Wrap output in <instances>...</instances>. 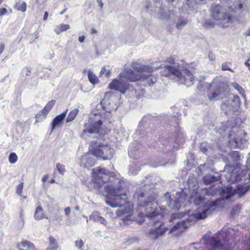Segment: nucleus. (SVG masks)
I'll return each mask as SVG.
<instances>
[{
	"mask_svg": "<svg viewBox=\"0 0 250 250\" xmlns=\"http://www.w3.org/2000/svg\"><path fill=\"white\" fill-rule=\"evenodd\" d=\"M187 195L183 191L177 192L172 198L168 193L165 195L168 206L173 209H179L186 200Z\"/></svg>",
	"mask_w": 250,
	"mask_h": 250,
	"instance_id": "9",
	"label": "nucleus"
},
{
	"mask_svg": "<svg viewBox=\"0 0 250 250\" xmlns=\"http://www.w3.org/2000/svg\"><path fill=\"white\" fill-rule=\"evenodd\" d=\"M230 197V195H228L226 196V198L227 199H229Z\"/></svg>",
	"mask_w": 250,
	"mask_h": 250,
	"instance_id": "56",
	"label": "nucleus"
},
{
	"mask_svg": "<svg viewBox=\"0 0 250 250\" xmlns=\"http://www.w3.org/2000/svg\"><path fill=\"white\" fill-rule=\"evenodd\" d=\"M75 246L81 249L84 243L83 242V240L82 239H79L75 241Z\"/></svg>",
	"mask_w": 250,
	"mask_h": 250,
	"instance_id": "41",
	"label": "nucleus"
},
{
	"mask_svg": "<svg viewBox=\"0 0 250 250\" xmlns=\"http://www.w3.org/2000/svg\"><path fill=\"white\" fill-rule=\"evenodd\" d=\"M19 250H35L34 245L27 241H23L18 245Z\"/></svg>",
	"mask_w": 250,
	"mask_h": 250,
	"instance_id": "18",
	"label": "nucleus"
},
{
	"mask_svg": "<svg viewBox=\"0 0 250 250\" xmlns=\"http://www.w3.org/2000/svg\"><path fill=\"white\" fill-rule=\"evenodd\" d=\"M249 158L247 160V164L246 165L247 170L246 172L248 173L249 177V179H250V153L249 154Z\"/></svg>",
	"mask_w": 250,
	"mask_h": 250,
	"instance_id": "39",
	"label": "nucleus"
},
{
	"mask_svg": "<svg viewBox=\"0 0 250 250\" xmlns=\"http://www.w3.org/2000/svg\"><path fill=\"white\" fill-rule=\"evenodd\" d=\"M187 22L188 21L186 19H179L176 24V27L178 29H181L186 25Z\"/></svg>",
	"mask_w": 250,
	"mask_h": 250,
	"instance_id": "32",
	"label": "nucleus"
},
{
	"mask_svg": "<svg viewBox=\"0 0 250 250\" xmlns=\"http://www.w3.org/2000/svg\"><path fill=\"white\" fill-rule=\"evenodd\" d=\"M90 219L95 222L100 223L105 226L107 225L106 220L101 216V214L98 211H94L89 216Z\"/></svg>",
	"mask_w": 250,
	"mask_h": 250,
	"instance_id": "16",
	"label": "nucleus"
},
{
	"mask_svg": "<svg viewBox=\"0 0 250 250\" xmlns=\"http://www.w3.org/2000/svg\"><path fill=\"white\" fill-rule=\"evenodd\" d=\"M221 91L217 89L212 93L208 94V97L210 100H218L220 97Z\"/></svg>",
	"mask_w": 250,
	"mask_h": 250,
	"instance_id": "23",
	"label": "nucleus"
},
{
	"mask_svg": "<svg viewBox=\"0 0 250 250\" xmlns=\"http://www.w3.org/2000/svg\"><path fill=\"white\" fill-rule=\"evenodd\" d=\"M232 86L239 91L240 94H243L245 92L244 89L236 83H233Z\"/></svg>",
	"mask_w": 250,
	"mask_h": 250,
	"instance_id": "34",
	"label": "nucleus"
},
{
	"mask_svg": "<svg viewBox=\"0 0 250 250\" xmlns=\"http://www.w3.org/2000/svg\"><path fill=\"white\" fill-rule=\"evenodd\" d=\"M144 195L145 194L143 192L139 195L136 193L134 195V199L137 198L138 207L142 208L145 212L144 214L142 210V212L139 213V215L141 217L145 215L148 218H152L158 215L162 217L163 215V213L162 212V208H156L157 205L154 202L156 196L153 195L152 197H149V199L146 201L143 199Z\"/></svg>",
	"mask_w": 250,
	"mask_h": 250,
	"instance_id": "4",
	"label": "nucleus"
},
{
	"mask_svg": "<svg viewBox=\"0 0 250 250\" xmlns=\"http://www.w3.org/2000/svg\"><path fill=\"white\" fill-rule=\"evenodd\" d=\"M7 12V10L5 8H0V17L6 14Z\"/></svg>",
	"mask_w": 250,
	"mask_h": 250,
	"instance_id": "43",
	"label": "nucleus"
},
{
	"mask_svg": "<svg viewBox=\"0 0 250 250\" xmlns=\"http://www.w3.org/2000/svg\"><path fill=\"white\" fill-rule=\"evenodd\" d=\"M223 233L218 232L207 240L206 243L211 245L214 250H224L225 244H223L221 242V238H223Z\"/></svg>",
	"mask_w": 250,
	"mask_h": 250,
	"instance_id": "14",
	"label": "nucleus"
},
{
	"mask_svg": "<svg viewBox=\"0 0 250 250\" xmlns=\"http://www.w3.org/2000/svg\"><path fill=\"white\" fill-rule=\"evenodd\" d=\"M109 177V172L105 168L98 167L92 169V181L97 187L107 182Z\"/></svg>",
	"mask_w": 250,
	"mask_h": 250,
	"instance_id": "10",
	"label": "nucleus"
},
{
	"mask_svg": "<svg viewBox=\"0 0 250 250\" xmlns=\"http://www.w3.org/2000/svg\"><path fill=\"white\" fill-rule=\"evenodd\" d=\"M75 209L77 210H78L79 209V207L78 206H76L75 208Z\"/></svg>",
	"mask_w": 250,
	"mask_h": 250,
	"instance_id": "58",
	"label": "nucleus"
},
{
	"mask_svg": "<svg viewBox=\"0 0 250 250\" xmlns=\"http://www.w3.org/2000/svg\"><path fill=\"white\" fill-rule=\"evenodd\" d=\"M227 179L228 181L231 182H234L236 179L235 176L231 173H228V177H227Z\"/></svg>",
	"mask_w": 250,
	"mask_h": 250,
	"instance_id": "42",
	"label": "nucleus"
},
{
	"mask_svg": "<svg viewBox=\"0 0 250 250\" xmlns=\"http://www.w3.org/2000/svg\"><path fill=\"white\" fill-rule=\"evenodd\" d=\"M167 230L164 224L157 222L154 227L150 229L149 235L152 239H156L159 236L164 234Z\"/></svg>",
	"mask_w": 250,
	"mask_h": 250,
	"instance_id": "13",
	"label": "nucleus"
},
{
	"mask_svg": "<svg viewBox=\"0 0 250 250\" xmlns=\"http://www.w3.org/2000/svg\"><path fill=\"white\" fill-rule=\"evenodd\" d=\"M85 38V36L84 35H82L79 37L78 40H79V41L82 43L84 41Z\"/></svg>",
	"mask_w": 250,
	"mask_h": 250,
	"instance_id": "46",
	"label": "nucleus"
},
{
	"mask_svg": "<svg viewBox=\"0 0 250 250\" xmlns=\"http://www.w3.org/2000/svg\"><path fill=\"white\" fill-rule=\"evenodd\" d=\"M79 112V110L78 108H75L72 110L68 114L67 119L66 122H70L74 120L76 116L77 115Z\"/></svg>",
	"mask_w": 250,
	"mask_h": 250,
	"instance_id": "24",
	"label": "nucleus"
},
{
	"mask_svg": "<svg viewBox=\"0 0 250 250\" xmlns=\"http://www.w3.org/2000/svg\"><path fill=\"white\" fill-rule=\"evenodd\" d=\"M225 104H223V105H222V107L223 108H224V106H225Z\"/></svg>",
	"mask_w": 250,
	"mask_h": 250,
	"instance_id": "64",
	"label": "nucleus"
},
{
	"mask_svg": "<svg viewBox=\"0 0 250 250\" xmlns=\"http://www.w3.org/2000/svg\"><path fill=\"white\" fill-rule=\"evenodd\" d=\"M250 189V185L247 184H239L237 187V189L234 190V193L239 194L241 196Z\"/></svg>",
	"mask_w": 250,
	"mask_h": 250,
	"instance_id": "19",
	"label": "nucleus"
},
{
	"mask_svg": "<svg viewBox=\"0 0 250 250\" xmlns=\"http://www.w3.org/2000/svg\"><path fill=\"white\" fill-rule=\"evenodd\" d=\"M67 109L60 115L57 116L53 120L52 123L51 130L53 131L55 128L60 125L62 121L64 119L66 115Z\"/></svg>",
	"mask_w": 250,
	"mask_h": 250,
	"instance_id": "17",
	"label": "nucleus"
},
{
	"mask_svg": "<svg viewBox=\"0 0 250 250\" xmlns=\"http://www.w3.org/2000/svg\"><path fill=\"white\" fill-rule=\"evenodd\" d=\"M232 168L231 167H230L229 166H227V167H225V171H229V170H230V169H231Z\"/></svg>",
	"mask_w": 250,
	"mask_h": 250,
	"instance_id": "54",
	"label": "nucleus"
},
{
	"mask_svg": "<svg viewBox=\"0 0 250 250\" xmlns=\"http://www.w3.org/2000/svg\"><path fill=\"white\" fill-rule=\"evenodd\" d=\"M228 102L229 104L234 102L235 103L236 105H238L240 104V99L238 96H235L233 97V100H229Z\"/></svg>",
	"mask_w": 250,
	"mask_h": 250,
	"instance_id": "37",
	"label": "nucleus"
},
{
	"mask_svg": "<svg viewBox=\"0 0 250 250\" xmlns=\"http://www.w3.org/2000/svg\"><path fill=\"white\" fill-rule=\"evenodd\" d=\"M244 64L248 67L249 69L250 70V63L248 62H245Z\"/></svg>",
	"mask_w": 250,
	"mask_h": 250,
	"instance_id": "55",
	"label": "nucleus"
},
{
	"mask_svg": "<svg viewBox=\"0 0 250 250\" xmlns=\"http://www.w3.org/2000/svg\"><path fill=\"white\" fill-rule=\"evenodd\" d=\"M18 156L14 152L11 153L9 156V162L11 164H14L17 162Z\"/></svg>",
	"mask_w": 250,
	"mask_h": 250,
	"instance_id": "29",
	"label": "nucleus"
},
{
	"mask_svg": "<svg viewBox=\"0 0 250 250\" xmlns=\"http://www.w3.org/2000/svg\"><path fill=\"white\" fill-rule=\"evenodd\" d=\"M198 187L197 185H195L194 188L190 195L189 202L195 205H199V207L193 211H188V217L177 223L171 229V232L177 230L178 232L176 234H178L179 232L183 231L185 229L189 227V222H194L198 220L205 219L216 208L218 200L209 201L206 196L208 195H214L216 193V191L215 190L210 191L212 190L211 188L209 189H204L199 192L197 189Z\"/></svg>",
	"mask_w": 250,
	"mask_h": 250,
	"instance_id": "1",
	"label": "nucleus"
},
{
	"mask_svg": "<svg viewBox=\"0 0 250 250\" xmlns=\"http://www.w3.org/2000/svg\"><path fill=\"white\" fill-rule=\"evenodd\" d=\"M15 7L18 10L24 12L26 9V3L24 1H20L16 4Z\"/></svg>",
	"mask_w": 250,
	"mask_h": 250,
	"instance_id": "28",
	"label": "nucleus"
},
{
	"mask_svg": "<svg viewBox=\"0 0 250 250\" xmlns=\"http://www.w3.org/2000/svg\"><path fill=\"white\" fill-rule=\"evenodd\" d=\"M91 151L96 157L104 160L111 159L114 154V150L110 146L104 145L100 142H96L91 146Z\"/></svg>",
	"mask_w": 250,
	"mask_h": 250,
	"instance_id": "8",
	"label": "nucleus"
},
{
	"mask_svg": "<svg viewBox=\"0 0 250 250\" xmlns=\"http://www.w3.org/2000/svg\"><path fill=\"white\" fill-rule=\"evenodd\" d=\"M141 79V76L135 75L131 69H125L120 74L119 79L113 80L108 87L110 89L116 90L124 93L129 87V84L127 81L135 82Z\"/></svg>",
	"mask_w": 250,
	"mask_h": 250,
	"instance_id": "5",
	"label": "nucleus"
},
{
	"mask_svg": "<svg viewBox=\"0 0 250 250\" xmlns=\"http://www.w3.org/2000/svg\"><path fill=\"white\" fill-rule=\"evenodd\" d=\"M41 115L40 114H37L36 116V119H38L39 118V116H40Z\"/></svg>",
	"mask_w": 250,
	"mask_h": 250,
	"instance_id": "57",
	"label": "nucleus"
},
{
	"mask_svg": "<svg viewBox=\"0 0 250 250\" xmlns=\"http://www.w3.org/2000/svg\"><path fill=\"white\" fill-rule=\"evenodd\" d=\"M246 62H250V57H249V58L248 59L247 61Z\"/></svg>",
	"mask_w": 250,
	"mask_h": 250,
	"instance_id": "60",
	"label": "nucleus"
},
{
	"mask_svg": "<svg viewBox=\"0 0 250 250\" xmlns=\"http://www.w3.org/2000/svg\"><path fill=\"white\" fill-rule=\"evenodd\" d=\"M211 16L215 21H218V24L224 27H228L229 24L234 21V18L229 13L230 10L226 8L219 4H213L210 9Z\"/></svg>",
	"mask_w": 250,
	"mask_h": 250,
	"instance_id": "6",
	"label": "nucleus"
},
{
	"mask_svg": "<svg viewBox=\"0 0 250 250\" xmlns=\"http://www.w3.org/2000/svg\"><path fill=\"white\" fill-rule=\"evenodd\" d=\"M111 73L110 70L109 69H106V66H104L102 67L101 71L100 72V75H104L105 76H108L110 75Z\"/></svg>",
	"mask_w": 250,
	"mask_h": 250,
	"instance_id": "33",
	"label": "nucleus"
},
{
	"mask_svg": "<svg viewBox=\"0 0 250 250\" xmlns=\"http://www.w3.org/2000/svg\"><path fill=\"white\" fill-rule=\"evenodd\" d=\"M48 16V12H45L44 17L43 18V21H45L47 20Z\"/></svg>",
	"mask_w": 250,
	"mask_h": 250,
	"instance_id": "49",
	"label": "nucleus"
},
{
	"mask_svg": "<svg viewBox=\"0 0 250 250\" xmlns=\"http://www.w3.org/2000/svg\"><path fill=\"white\" fill-rule=\"evenodd\" d=\"M131 66L132 68L138 73V74H136L135 75H138L142 77L141 80L146 79L147 81V83L149 85L156 82L157 78L155 76L148 75V77H146L144 74L145 72L150 73L152 72L153 69L151 67L148 65H141L137 62H133ZM139 81H140V80Z\"/></svg>",
	"mask_w": 250,
	"mask_h": 250,
	"instance_id": "11",
	"label": "nucleus"
},
{
	"mask_svg": "<svg viewBox=\"0 0 250 250\" xmlns=\"http://www.w3.org/2000/svg\"><path fill=\"white\" fill-rule=\"evenodd\" d=\"M70 27L69 24H61L56 27L55 31L57 34H59L62 32L67 30Z\"/></svg>",
	"mask_w": 250,
	"mask_h": 250,
	"instance_id": "22",
	"label": "nucleus"
},
{
	"mask_svg": "<svg viewBox=\"0 0 250 250\" xmlns=\"http://www.w3.org/2000/svg\"><path fill=\"white\" fill-rule=\"evenodd\" d=\"M229 156L234 161H238L240 160L239 152L236 151H232L229 153Z\"/></svg>",
	"mask_w": 250,
	"mask_h": 250,
	"instance_id": "31",
	"label": "nucleus"
},
{
	"mask_svg": "<svg viewBox=\"0 0 250 250\" xmlns=\"http://www.w3.org/2000/svg\"><path fill=\"white\" fill-rule=\"evenodd\" d=\"M96 30L95 29L92 30V33H96Z\"/></svg>",
	"mask_w": 250,
	"mask_h": 250,
	"instance_id": "63",
	"label": "nucleus"
},
{
	"mask_svg": "<svg viewBox=\"0 0 250 250\" xmlns=\"http://www.w3.org/2000/svg\"><path fill=\"white\" fill-rule=\"evenodd\" d=\"M220 179V176L217 174V176L208 175L204 177V182L206 184H209L212 182L218 181Z\"/></svg>",
	"mask_w": 250,
	"mask_h": 250,
	"instance_id": "20",
	"label": "nucleus"
},
{
	"mask_svg": "<svg viewBox=\"0 0 250 250\" xmlns=\"http://www.w3.org/2000/svg\"><path fill=\"white\" fill-rule=\"evenodd\" d=\"M140 168L138 166L135 164H133L129 168V172L132 174H136L139 170Z\"/></svg>",
	"mask_w": 250,
	"mask_h": 250,
	"instance_id": "30",
	"label": "nucleus"
},
{
	"mask_svg": "<svg viewBox=\"0 0 250 250\" xmlns=\"http://www.w3.org/2000/svg\"><path fill=\"white\" fill-rule=\"evenodd\" d=\"M201 150L202 151H203L204 153H206L207 151V148H205L204 146H203L202 145L201 146Z\"/></svg>",
	"mask_w": 250,
	"mask_h": 250,
	"instance_id": "50",
	"label": "nucleus"
},
{
	"mask_svg": "<svg viewBox=\"0 0 250 250\" xmlns=\"http://www.w3.org/2000/svg\"><path fill=\"white\" fill-rule=\"evenodd\" d=\"M57 168L59 171V172L61 174H63V173H64L65 172V168H64V166L60 164H58L57 165Z\"/></svg>",
	"mask_w": 250,
	"mask_h": 250,
	"instance_id": "36",
	"label": "nucleus"
},
{
	"mask_svg": "<svg viewBox=\"0 0 250 250\" xmlns=\"http://www.w3.org/2000/svg\"><path fill=\"white\" fill-rule=\"evenodd\" d=\"M5 46L3 44L0 45V53L1 54L4 50Z\"/></svg>",
	"mask_w": 250,
	"mask_h": 250,
	"instance_id": "47",
	"label": "nucleus"
},
{
	"mask_svg": "<svg viewBox=\"0 0 250 250\" xmlns=\"http://www.w3.org/2000/svg\"><path fill=\"white\" fill-rule=\"evenodd\" d=\"M64 212H65V214L68 216V215H69L70 213V210H71V209L69 207H67V208H64Z\"/></svg>",
	"mask_w": 250,
	"mask_h": 250,
	"instance_id": "45",
	"label": "nucleus"
},
{
	"mask_svg": "<svg viewBox=\"0 0 250 250\" xmlns=\"http://www.w3.org/2000/svg\"><path fill=\"white\" fill-rule=\"evenodd\" d=\"M23 188V183H21L17 186L16 192L18 194H19V195L21 194Z\"/></svg>",
	"mask_w": 250,
	"mask_h": 250,
	"instance_id": "40",
	"label": "nucleus"
},
{
	"mask_svg": "<svg viewBox=\"0 0 250 250\" xmlns=\"http://www.w3.org/2000/svg\"><path fill=\"white\" fill-rule=\"evenodd\" d=\"M50 182H51V183H53L55 182V180H54V179H52V180H51Z\"/></svg>",
	"mask_w": 250,
	"mask_h": 250,
	"instance_id": "61",
	"label": "nucleus"
},
{
	"mask_svg": "<svg viewBox=\"0 0 250 250\" xmlns=\"http://www.w3.org/2000/svg\"><path fill=\"white\" fill-rule=\"evenodd\" d=\"M246 141L247 140L244 134L241 132L236 138H234L233 140L230 141L229 143L231 146H233V143H234V147L241 148L243 146Z\"/></svg>",
	"mask_w": 250,
	"mask_h": 250,
	"instance_id": "15",
	"label": "nucleus"
},
{
	"mask_svg": "<svg viewBox=\"0 0 250 250\" xmlns=\"http://www.w3.org/2000/svg\"><path fill=\"white\" fill-rule=\"evenodd\" d=\"M97 1L98 3L99 6L101 7V8H102L104 5L102 2V0H97Z\"/></svg>",
	"mask_w": 250,
	"mask_h": 250,
	"instance_id": "51",
	"label": "nucleus"
},
{
	"mask_svg": "<svg viewBox=\"0 0 250 250\" xmlns=\"http://www.w3.org/2000/svg\"><path fill=\"white\" fill-rule=\"evenodd\" d=\"M166 62L171 64H174L175 62V59L173 57H170L167 59Z\"/></svg>",
	"mask_w": 250,
	"mask_h": 250,
	"instance_id": "44",
	"label": "nucleus"
},
{
	"mask_svg": "<svg viewBox=\"0 0 250 250\" xmlns=\"http://www.w3.org/2000/svg\"><path fill=\"white\" fill-rule=\"evenodd\" d=\"M20 218L21 221L18 223V225L20 228H22L23 227L24 224V217L22 211H21L20 213Z\"/></svg>",
	"mask_w": 250,
	"mask_h": 250,
	"instance_id": "35",
	"label": "nucleus"
},
{
	"mask_svg": "<svg viewBox=\"0 0 250 250\" xmlns=\"http://www.w3.org/2000/svg\"><path fill=\"white\" fill-rule=\"evenodd\" d=\"M169 2H173L174 0H167Z\"/></svg>",
	"mask_w": 250,
	"mask_h": 250,
	"instance_id": "59",
	"label": "nucleus"
},
{
	"mask_svg": "<svg viewBox=\"0 0 250 250\" xmlns=\"http://www.w3.org/2000/svg\"><path fill=\"white\" fill-rule=\"evenodd\" d=\"M161 73L162 75L167 77L170 74L173 75L176 81L180 84L189 86L194 83V77L192 73L182 64L174 66L166 65Z\"/></svg>",
	"mask_w": 250,
	"mask_h": 250,
	"instance_id": "3",
	"label": "nucleus"
},
{
	"mask_svg": "<svg viewBox=\"0 0 250 250\" xmlns=\"http://www.w3.org/2000/svg\"><path fill=\"white\" fill-rule=\"evenodd\" d=\"M48 178V176L47 175L43 176V177L42 178V182L45 183L46 182V181L47 180Z\"/></svg>",
	"mask_w": 250,
	"mask_h": 250,
	"instance_id": "48",
	"label": "nucleus"
},
{
	"mask_svg": "<svg viewBox=\"0 0 250 250\" xmlns=\"http://www.w3.org/2000/svg\"><path fill=\"white\" fill-rule=\"evenodd\" d=\"M222 69L223 70H229L232 72H234L233 70L229 66L228 62H224L222 64Z\"/></svg>",
	"mask_w": 250,
	"mask_h": 250,
	"instance_id": "38",
	"label": "nucleus"
},
{
	"mask_svg": "<svg viewBox=\"0 0 250 250\" xmlns=\"http://www.w3.org/2000/svg\"><path fill=\"white\" fill-rule=\"evenodd\" d=\"M95 155L91 151V148L88 152L82 156L80 161V166L84 168H89L96 164Z\"/></svg>",
	"mask_w": 250,
	"mask_h": 250,
	"instance_id": "12",
	"label": "nucleus"
},
{
	"mask_svg": "<svg viewBox=\"0 0 250 250\" xmlns=\"http://www.w3.org/2000/svg\"><path fill=\"white\" fill-rule=\"evenodd\" d=\"M55 104L54 101H49L43 109L42 112L45 116L48 114Z\"/></svg>",
	"mask_w": 250,
	"mask_h": 250,
	"instance_id": "26",
	"label": "nucleus"
},
{
	"mask_svg": "<svg viewBox=\"0 0 250 250\" xmlns=\"http://www.w3.org/2000/svg\"><path fill=\"white\" fill-rule=\"evenodd\" d=\"M246 36H250V27L248 29V30L246 31L245 33Z\"/></svg>",
	"mask_w": 250,
	"mask_h": 250,
	"instance_id": "53",
	"label": "nucleus"
},
{
	"mask_svg": "<svg viewBox=\"0 0 250 250\" xmlns=\"http://www.w3.org/2000/svg\"><path fill=\"white\" fill-rule=\"evenodd\" d=\"M102 122L99 114L91 115L89 118L88 122L84 125L85 129L83 130L81 137L86 138L87 133H97L101 128Z\"/></svg>",
	"mask_w": 250,
	"mask_h": 250,
	"instance_id": "7",
	"label": "nucleus"
},
{
	"mask_svg": "<svg viewBox=\"0 0 250 250\" xmlns=\"http://www.w3.org/2000/svg\"><path fill=\"white\" fill-rule=\"evenodd\" d=\"M83 217H84V218H85L86 219V222H88V219H87V217L86 216H84V215L83 216Z\"/></svg>",
	"mask_w": 250,
	"mask_h": 250,
	"instance_id": "62",
	"label": "nucleus"
},
{
	"mask_svg": "<svg viewBox=\"0 0 250 250\" xmlns=\"http://www.w3.org/2000/svg\"><path fill=\"white\" fill-rule=\"evenodd\" d=\"M105 190L108 194L105 200L106 203L113 208H121L117 210V216L122 217L124 222L135 220V217L132 216L133 205L128 200L126 190L111 185L106 186Z\"/></svg>",
	"mask_w": 250,
	"mask_h": 250,
	"instance_id": "2",
	"label": "nucleus"
},
{
	"mask_svg": "<svg viewBox=\"0 0 250 250\" xmlns=\"http://www.w3.org/2000/svg\"><path fill=\"white\" fill-rule=\"evenodd\" d=\"M88 78L89 81L93 84H97L99 83V80L97 77L92 71H88Z\"/></svg>",
	"mask_w": 250,
	"mask_h": 250,
	"instance_id": "27",
	"label": "nucleus"
},
{
	"mask_svg": "<svg viewBox=\"0 0 250 250\" xmlns=\"http://www.w3.org/2000/svg\"><path fill=\"white\" fill-rule=\"evenodd\" d=\"M243 4L242 3H239L238 4V6L237 7L236 6H235V8L237 9H241L243 8Z\"/></svg>",
	"mask_w": 250,
	"mask_h": 250,
	"instance_id": "52",
	"label": "nucleus"
},
{
	"mask_svg": "<svg viewBox=\"0 0 250 250\" xmlns=\"http://www.w3.org/2000/svg\"><path fill=\"white\" fill-rule=\"evenodd\" d=\"M49 245L46 250H58V246L56 240L53 237H49Z\"/></svg>",
	"mask_w": 250,
	"mask_h": 250,
	"instance_id": "21",
	"label": "nucleus"
},
{
	"mask_svg": "<svg viewBox=\"0 0 250 250\" xmlns=\"http://www.w3.org/2000/svg\"><path fill=\"white\" fill-rule=\"evenodd\" d=\"M44 215L43 212V209L41 207H38L36 210L34 217L36 220H41L44 218Z\"/></svg>",
	"mask_w": 250,
	"mask_h": 250,
	"instance_id": "25",
	"label": "nucleus"
}]
</instances>
